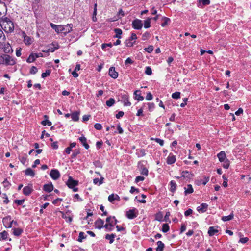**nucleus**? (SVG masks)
<instances>
[{"mask_svg":"<svg viewBox=\"0 0 251 251\" xmlns=\"http://www.w3.org/2000/svg\"><path fill=\"white\" fill-rule=\"evenodd\" d=\"M51 27L57 33H63L64 35L70 32L72 30L73 25L71 24L66 25H57L53 23H50Z\"/></svg>","mask_w":251,"mask_h":251,"instance_id":"f257e3e1","label":"nucleus"},{"mask_svg":"<svg viewBox=\"0 0 251 251\" xmlns=\"http://www.w3.org/2000/svg\"><path fill=\"white\" fill-rule=\"evenodd\" d=\"M0 25L1 28L6 33H11L14 30V23L7 17L2 18L0 21Z\"/></svg>","mask_w":251,"mask_h":251,"instance_id":"f03ea898","label":"nucleus"},{"mask_svg":"<svg viewBox=\"0 0 251 251\" xmlns=\"http://www.w3.org/2000/svg\"><path fill=\"white\" fill-rule=\"evenodd\" d=\"M106 222L104 226L106 231H111L113 230L118 221L114 216H109L106 219Z\"/></svg>","mask_w":251,"mask_h":251,"instance_id":"7ed1b4c3","label":"nucleus"},{"mask_svg":"<svg viewBox=\"0 0 251 251\" xmlns=\"http://www.w3.org/2000/svg\"><path fill=\"white\" fill-rule=\"evenodd\" d=\"M15 63V61L10 55L6 54L0 55V65L12 66Z\"/></svg>","mask_w":251,"mask_h":251,"instance_id":"20e7f679","label":"nucleus"},{"mask_svg":"<svg viewBox=\"0 0 251 251\" xmlns=\"http://www.w3.org/2000/svg\"><path fill=\"white\" fill-rule=\"evenodd\" d=\"M69 188L72 189L74 192H77L78 188L76 186L78 185V181L74 180L71 177H69L66 183Z\"/></svg>","mask_w":251,"mask_h":251,"instance_id":"39448f33","label":"nucleus"},{"mask_svg":"<svg viewBox=\"0 0 251 251\" xmlns=\"http://www.w3.org/2000/svg\"><path fill=\"white\" fill-rule=\"evenodd\" d=\"M121 100L125 106H130L131 104L129 101V96L127 93L124 92L120 94Z\"/></svg>","mask_w":251,"mask_h":251,"instance_id":"423d86ee","label":"nucleus"},{"mask_svg":"<svg viewBox=\"0 0 251 251\" xmlns=\"http://www.w3.org/2000/svg\"><path fill=\"white\" fill-rule=\"evenodd\" d=\"M138 214V210L135 208L130 209L126 212V217L129 219H133L136 218Z\"/></svg>","mask_w":251,"mask_h":251,"instance_id":"0eeeda50","label":"nucleus"},{"mask_svg":"<svg viewBox=\"0 0 251 251\" xmlns=\"http://www.w3.org/2000/svg\"><path fill=\"white\" fill-rule=\"evenodd\" d=\"M0 48L3 50V51L6 53L12 52L13 50L10 44L8 42H3L1 45Z\"/></svg>","mask_w":251,"mask_h":251,"instance_id":"6e6552de","label":"nucleus"},{"mask_svg":"<svg viewBox=\"0 0 251 251\" xmlns=\"http://www.w3.org/2000/svg\"><path fill=\"white\" fill-rule=\"evenodd\" d=\"M132 25L134 29L139 30L142 28L143 23L140 20L135 19L132 21Z\"/></svg>","mask_w":251,"mask_h":251,"instance_id":"1a4fd4ad","label":"nucleus"},{"mask_svg":"<svg viewBox=\"0 0 251 251\" xmlns=\"http://www.w3.org/2000/svg\"><path fill=\"white\" fill-rule=\"evenodd\" d=\"M33 191V186L32 184H28L27 186L24 187L23 189V193L25 196H29Z\"/></svg>","mask_w":251,"mask_h":251,"instance_id":"9d476101","label":"nucleus"},{"mask_svg":"<svg viewBox=\"0 0 251 251\" xmlns=\"http://www.w3.org/2000/svg\"><path fill=\"white\" fill-rule=\"evenodd\" d=\"M50 176L53 180H57L60 176L59 171L57 169H52L50 174Z\"/></svg>","mask_w":251,"mask_h":251,"instance_id":"9b49d317","label":"nucleus"},{"mask_svg":"<svg viewBox=\"0 0 251 251\" xmlns=\"http://www.w3.org/2000/svg\"><path fill=\"white\" fill-rule=\"evenodd\" d=\"M109 76L113 79H116L118 77V73L115 71L114 67H111L108 71Z\"/></svg>","mask_w":251,"mask_h":251,"instance_id":"f8f14e48","label":"nucleus"},{"mask_svg":"<svg viewBox=\"0 0 251 251\" xmlns=\"http://www.w3.org/2000/svg\"><path fill=\"white\" fill-rule=\"evenodd\" d=\"M2 222L6 228H11L12 227L13 222L11 220L10 217L4 218Z\"/></svg>","mask_w":251,"mask_h":251,"instance_id":"ddd939ff","label":"nucleus"},{"mask_svg":"<svg viewBox=\"0 0 251 251\" xmlns=\"http://www.w3.org/2000/svg\"><path fill=\"white\" fill-rule=\"evenodd\" d=\"M104 224V221L100 218H99L95 222V227L99 229H100L103 227L104 228L105 225Z\"/></svg>","mask_w":251,"mask_h":251,"instance_id":"4468645a","label":"nucleus"},{"mask_svg":"<svg viewBox=\"0 0 251 251\" xmlns=\"http://www.w3.org/2000/svg\"><path fill=\"white\" fill-rule=\"evenodd\" d=\"M219 232L218 226H210L209 227L208 234L210 236L216 235Z\"/></svg>","mask_w":251,"mask_h":251,"instance_id":"2eb2a0df","label":"nucleus"},{"mask_svg":"<svg viewBox=\"0 0 251 251\" xmlns=\"http://www.w3.org/2000/svg\"><path fill=\"white\" fill-rule=\"evenodd\" d=\"M208 206V205L207 203H202L200 206L197 207V210L199 213H203L207 210Z\"/></svg>","mask_w":251,"mask_h":251,"instance_id":"dca6fc26","label":"nucleus"},{"mask_svg":"<svg viewBox=\"0 0 251 251\" xmlns=\"http://www.w3.org/2000/svg\"><path fill=\"white\" fill-rule=\"evenodd\" d=\"M176 161V156L170 153L167 158L166 162L169 165L174 164Z\"/></svg>","mask_w":251,"mask_h":251,"instance_id":"f3484780","label":"nucleus"},{"mask_svg":"<svg viewBox=\"0 0 251 251\" xmlns=\"http://www.w3.org/2000/svg\"><path fill=\"white\" fill-rule=\"evenodd\" d=\"M184 189L185 196L192 194L194 192V189L191 184H188L186 186L184 187Z\"/></svg>","mask_w":251,"mask_h":251,"instance_id":"a211bd4d","label":"nucleus"},{"mask_svg":"<svg viewBox=\"0 0 251 251\" xmlns=\"http://www.w3.org/2000/svg\"><path fill=\"white\" fill-rule=\"evenodd\" d=\"M108 201L111 203H113L114 201L115 200L118 201H119L120 200V197L117 194H114L110 195L108 196Z\"/></svg>","mask_w":251,"mask_h":251,"instance_id":"6ab92c4d","label":"nucleus"},{"mask_svg":"<svg viewBox=\"0 0 251 251\" xmlns=\"http://www.w3.org/2000/svg\"><path fill=\"white\" fill-rule=\"evenodd\" d=\"M23 37L24 42L25 45H31L33 42L32 38H31L29 36L26 35L25 33H24Z\"/></svg>","mask_w":251,"mask_h":251,"instance_id":"aec40b11","label":"nucleus"},{"mask_svg":"<svg viewBox=\"0 0 251 251\" xmlns=\"http://www.w3.org/2000/svg\"><path fill=\"white\" fill-rule=\"evenodd\" d=\"M217 157L219 160L220 162L224 161L226 160L227 159L226 158V155L224 151H220L218 154H217Z\"/></svg>","mask_w":251,"mask_h":251,"instance_id":"412c9836","label":"nucleus"},{"mask_svg":"<svg viewBox=\"0 0 251 251\" xmlns=\"http://www.w3.org/2000/svg\"><path fill=\"white\" fill-rule=\"evenodd\" d=\"M79 140L85 149H88L89 148V145L87 143V139L85 137L82 136L79 137Z\"/></svg>","mask_w":251,"mask_h":251,"instance_id":"4be33fe9","label":"nucleus"},{"mask_svg":"<svg viewBox=\"0 0 251 251\" xmlns=\"http://www.w3.org/2000/svg\"><path fill=\"white\" fill-rule=\"evenodd\" d=\"M43 189L47 192H50L53 190V185L51 183L46 184L44 185Z\"/></svg>","mask_w":251,"mask_h":251,"instance_id":"5701e85b","label":"nucleus"},{"mask_svg":"<svg viewBox=\"0 0 251 251\" xmlns=\"http://www.w3.org/2000/svg\"><path fill=\"white\" fill-rule=\"evenodd\" d=\"M59 48V45L57 43H52L50 45V47L47 50V52H53L55 51V50H57Z\"/></svg>","mask_w":251,"mask_h":251,"instance_id":"b1692460","label":"nucleus"},{"mask_svg":"<svg viewBox=\"0 0 251 251\" xmlns=\"http://www.w3.org/2000/svg\"><path fill=\"white\" fill-rule=\"evenodd\" d=\"M169 185L170 186V191L172 193H174L176 188V182L174 180H172L170 182Z\"/></svg>","mask_w":251,"mask_h":251,"instance_id":"393cba45","label":"nucleus"},{"mask_svg":"<svg viewBox=\"0 0 251 251\" xmlns=\"http://www.w3.org/2000/svg\"><path fill=\"white\" fill-rule=\"evenodd\" d=\"M135 99L138 101H142L144 100V97L141 95L140 92L139 90H136L134 92Z\"/></svg>","mask_w":251,"mask_h":251,"instance_id":"a878e982","label":"nucleus"},{"mask_svg":"<svg viewBox=\"0 0 251 251\" xmlns=\"http://www.w3.org/2000/svg\"><path fill=\"white\" fill-rule=\"evenodd\" d=\"M157 247L155 250L156 251H163L165 247L164 244L161 241H158L157 242Z\"/></svg>","mask_w":251,"mask_h":251,"instance_id":"bb28decb","label":"nucleus"},{"mask_svg":"<svg viewBox=\"0 0 251 251\" xmlns=\"http://www.w3.org/2000/svg\"><path fill=\"white\" fill-rule=\"evenodd\" d=\"M193 176V175L187 171H184L182 172V176L181 177L188 178L191 179Z\"/></svg>","mask_w":251,"mask_h":251,"instance_id":"cd10ccee","label":"nucleus"},{"mask_svg":"<svg viewBox=\"0 0 251 251\" xmlns=\"http://www.w3.org/2000/svg\"><path fill=\"white\" fill-rule=\"evenodd\" d=\"M25 175L29 176L31 177H34L35 175L34 171L30 168L26 169L25 171Z\"/></svg>","mask_w":251,"mask_h":251,"instance_id":"c85d7f7f","label":"nucleus"},{"mask_svg":"<svg viewBox=\"0 0 251 251\" xmlns=\"http://www.w3.org/2000/svg\"><path fill=\"white\" fill-rule=\"evenodd\" d=\"M116 235L114 234H106L105 235V238L106 240H109V243L112 244L114 242V239Z\"/></svg>","mask_w":251,"mask_h":251,"instance_id":"c756f323","label":"nucleus"},{"mask_svg":"<svg viewBox=\"0 0 251 251\" xmlns=\"http://www.w3.org/2000/svg\"><path fill=\"white\" fill-rule=\"evenodd\" d=\"M233 217H234L233 212H232L230 213V214L228 216H223L222 218V220L223 221H230V220H232L233 218Z\"/></svg>","mask_w":251,"mask_h":251,"instance_id":"7c9ffc66","label":"nucleus"},{"mask_svg":"<svg viewBox=\"0 0 251 251\" xmlns=\"http://www.w3.org/2000/svg\"><path fill=\"white\" fill-rule=\"evenodd\" d=\"M104 178L101 177L100 179L98 178H96L93 179V183L95 184L98 185L99 186L100 185L103 183V180Z\"/></svg>","mask_w":251,"mask_h":251,"instance_id":"2f4dec72","label":"nucleus"},{"mask_svg":"<svg viewBox=\"0 0 251 251\" xmlns=\"http://www.w3.org/2000/svg\"><path fill=\"white\" fill-rule=\"evenodd\" d=\"M36 57H35V55L33 53H31L28 58L26 59V62L30 63L33 62L36 60Z\"/></svg>","mask_w":251,"mask_h":251,"instance_id":"473e14b6","label":"nucleus"},{"mask_svg":"<svg viewBox=\"0 0 251 251\" xmlns=\"http://www.w3.org/2000/svg\"><path fill=\"white\" fill-rule=\"evenodd\" d=\"M114 32L116 33V35L114 36L115 38H121V34H122V31L120 28H115L114 29Z\"/></svg>","mask_w":251,"mask_h":251,"instance_id":"72a5a7b5","label":"nucleus"},{"mask_svg":"<svg viewBox=\"0 0 251 251\" xmlns=\"http://www.w3.org/2000/svg\"><path fill=\"white\" fill-rule=\"evenodd\" d=\"M137 154L138 157H143L146 155V151L144 149H139L137 150Z\"/></svg>","mask_w":251,"mask_h":251,"instance_id":"f704fd0d","label":"nucleus"},{"mask_svg":"<svg viewBox=\"0 0 251 251\" xmlns=\"http://www.w3.org/2000/svg\"><path fill=\"white\" fill-rule=\"evenodd\" d=\"M71 118L74 121H77L79 120V113L77 112L72 113Z\"/></svg>","mask_w":251,"mask_h":251,"instance_id":"c9c22d12","label":"nucleus"},{"mask_svg":"<svg viewBox=\"0 0 251 251\" xmlns=\"http://www.w3.org/2000/svg\"><path fill=\"white\" fill-rule=\"evenodd\" d=\"M151 18H149L144 21V25L145 28H148L151 26Z\"/></svg>","mask_w":251,"mask_h":251,"instance_id":"e433bc0d","label":"nucleus"},{"mask_svg":"<svg viewBox=\"0 0 251 251\" xmlns=\"http://www.w3.org/2000/svg\"><path fill=\"white\" fill-rule=\"evenodd\" d=\"M115 103V100L113 98H110L106 102V104L108 107L112 106Z\"/></svg>","mask_w":251,"mask_h":251,"instance_id":"4c0bfd02","label":"nucleus"},{"mask_svg":"<svg viewBox=\"0 0 251 251\" xmlns=\"http://www.w3.org/2000/svg\"><path fill=\"white\" fill-rule=\"evenodd\" d=\"M150 37H151L150 33L147 31V32H145L142 35V39L143 41H145V40H148L150 38Z\"/></svg>","mask_w":251,"mask_h":251,"instance_id":"58836bf2","label":"nucleus"},{"mask_svg":"<svg viewBox=\"0 0 251 251\" xmlns=\"http://www.w3.org/2000/svg\"><path fill=\"white\" fill-rule=\"evenodd\" d=\"M169 230V226L167 224H164L162 225V231L166 233Z\"/></svg>","mask_w":251,"mask_h":251,"instance_id":"ea45409f","label":"nucleus"},{"mask_svg":"<svg viewBox=\"0 0 251 251\" xmlns=\"http://www.w3.org/2000/svg\"><path fill=\"white\" fill-rule=\"evenodd\" d=\"M8 233L6 231H3L0 233V239L6 240L8 236Z\"/></svg>","mask_w":251,"mask_h":251,"instance_id":"a19ab883","label":"nucleus"},{"mask_svg":"<svg viewBox=\"0 0 251 251\" xmlns=\"http://www.w3.org/2000/svg\"><path fill=\"white\" fill-rule=\"evenodd\" d=\"M23 230L20 228H14L13 229V234L15 236H19L22 233Z\"/></svg>","mask_w":251,"mask_h":251,"instance_id":"79ce46f5","label":"nucleus"},{"mask_svg":"<svg viewBox=\"0 0 251 251\" xmlns=\"http://www.w3.org/2000/svg\"><path fill=\"white\" fill-rule=\"evenodd\" d=\"M86 237V236H85L84 233L83 232H80L79 234L78 241L81 242L82 241V240L85 239Z\"/></svg>","mask_w":251,"mask_h":251,"instance_id":"37998d69","label":"nucleus"},{"mask_svg":"<svg viewBox=\"0 0 251 251\" xmlns=\"http://www.w3.org/2000/svg\"><path fill=\"white\" fill-rule=\"evenodd\" d=\"M222 162L223 163V167L225 168V169H227L228 168L229 166V165H230V162H229V161L228 159H226V160L225 161H222Z\"/></svg>","mask_w":251,"mask_h":251,"instance_id":"c03bdc74","label":"nucleus"},{"mask_svg":"<svg viewBox=\"0 0 251 251\" xmlns=\"http://www.w3.org/2000/svg\"><path fill=\"white\" fill-rule=\"evenodd\" d=\"M172 97L175 99H177L180 98V92H176L172 94Z\"/></svg>","mask_w":251,"mask_h":251,"instance_id":"a18cd8bd","label":"nucleus"},{"mask_svg":"<svg viewBox=\"0 0 251 251\" xmlns=\"http://www.w3.org/2000/svg\"><path fill=\"white\" fill-rule=\"evenodd\" d=\"M50 74V71L47 70L45 72L43 73L41 75V77L43 78L49 76Z\"/></svg>","mask_w":251,"mask_h":251,"instance_id":"49530a36","label":"nucleus"},{"mask_svg":"<svg viewBox=\"0 0 251 251\" xmlns=\"http://www.w3.org/2000/svg\"><path fill=\"white\" fill-rule=\"evenodd\" d=\"M134 43V42H132V40H130L129 39H127L125 42L126 45L128 47H132Z\"/></svg>","mask_w":251,"mask_h":251,"instance_id":"de8ad7c7","label":"nucleus"},{"mask_svg":"<svg viewBox=\"0 0 251 251\" xmlns=\"http://www.w3.org/2000/svg\"><path fill=\"white\" fill-rule=\"evenodd\" d=\"M148 109L150 111H152L155 108V104L153 103H148Z\"/></svg>","mask_w":251,"mask_h":251,"instance_id":"09e8293b","label":"nucleus"},{"mask_svg":"<svg viewBox=\"0 0 251 251\" xmlns=\"http://www.w3.org/2000/svg\"><path fill=\"white\" fill-rule=\"evenodd\" d=\"M151 140H154L156 142L159 144L160 146H162L164 145V140L160 138H151Z\"/></svg>","mask_w":251,"mask_h":251,"instance_id":"8fccbe9b","label":"nucleus"},{"mask_svg":"<svg viewBox=\"0 0 251 251\" xmlns=\"http://www.w3.org/2000/svg\"><path fill=\"white\" fill-rule=\"evenodd\" d=\"M162 219V214L161 212H158L155 215V220L158 221H161Z\"/></svg>","mask_w":251,"mask_h":251,"instance_id":"3c124183","label":"nucleus"},{"mask_svg":"<svg viewBox=\"0 0 251 251\" xmlns=\"http://www.w3.org/2000/svg\"><path fill=\"white\" fill-rule=\"evenodd\" d=\"M41 124L44 126L48 125L49 126H50L52 124L51 122L48 119L42 121Z\"/></svg>","mask_w":251,"mask_h":251,"instance_id":"603ef678","label":"nucleus"},{"mask_svg":"<svg viewBox=\"0 0 251 251\" xmlns=\"http://www.w3.org/2000/svg\"><path fill=\"white\" fill-rule=\"evenodd\" d=\"M145 74L149 75H151L152 74V70L150 67L148 66L146 67Z\"/></svg>","mask_w":251,"mask_h":251,"instance_id":"864d4df0","label":"nucleus"},{"mask_svg":"<svg viewBox=\"0 0 251 251\" xmlns=\"http://www.w3.org/2000/svg\"><path fill=\"white\" fill-rule=\"evenodd\" d=\"M153 50V47L152 45H150L149 47H148L147 48H145V49H144V50L148 53L151 52Z\"/></svg>","mask_w":251,"mask_h":251,"instance_id":"5fc2aeb1","label":"nucleus"},{"mask_svg":"<svg viewBox=\"0 0 251 251\" xmlns=\"http://www.w3.org/2000/svg\"><path fill=\"white\" fill-rule=\"evenodd\" d=\"M21 162L24 164L25 165L26 163L27 162V157L26 156L21 157L19 158Z\"/></svg>","mask_w":251,"mask_h":251,"instance_id":"6e6d98bb","label":"nucleus"},{"mask_svg":"<svg viewBox=\"0 0 251 251\" xmlns=\"http://www.w3.org/2000/svg\"><path fill=\"white\" fill-rule=\"evenodd\" d=\"M141 174L143 175L147 176L148 175V170L145 168L143 167L141 169Z\"/></svg>","mask_w":251,"mask_h":251,"instance_id":"4d7b16f0","label":"nucleus"},{"mask_svg":"<svg viewBox=\"0 0 251 251\" xmlns=\"http://www.w3.org/2000/svg\"><path fill=\"white\" fill-rule=\"evenodd\" d=\"M37 71V68L35 66H32L30 70V73L31 74H35Z\"/></svg>","mask_w":251,"mask_h":251,"instance_id":"13d9d810","label":"nucleus"},{"mask_svg":"<svg viewBox=\"0 0 251 251\" xmlns=\"http://www.w3.org/2000/svg\"><path fill=\"white\" fill-rule=\"evenodd\" d=\"M145 179L144 177L139 176H136L135 178V182L138 183L140 181H143Z\"/></svg>","mask_w":251,"mask_h":251,"instance_id":"bf43d9fd","label":"nucleus"},{"mask_svg":"<svg viewBox=\"0 0 251 251\" xmlns=\"http://www.w3.org/2000/svg\"><path fill=\"white\" fill-rule=\"evenodd\" d=\"M200 3L201 2L203 5H209L210 3L209 0H199Z\"/></svg>","mask_w":251,"mask_h":251,"instance_id":"052dcab7","label":"nucleus"},{"mask_svg":"<svg viewBox=\"0 0 251 251\" xmlns=\"http://www.w3.org/2000/svg\"><path fill=\"white\" fill-rule=\"evenodd\" d=\"M3 183V186L5 187V188H9L10 187V186L11 185V184L10 183V182L7 181V179H5L3 182H2Z\"/></svg>","mask_w":251,"mask_h":251,"instance_id":"680f3d73","label":"nucleus"},{"mask_svg":"<svg viewBox=\"0 0 251 251\" xmlns=\"http://www.w3.org/2000/svg\"><path fill=\"white\" fill-rule=\"evenodd\" d=\"M80 153V151L78 150H75L71 155L72 158H75L77 155Z\"/></svg>","mask_w":251,"mask_h":251,"instance_id":"e2e57ef3","label":"nucleus"},{"mask_svg":"<svg viewBox=\"0 0 251 251\" xmlns=\"http://www.w3.org/2000/svg\"><path fill=\"white\" fill-rule=\"evenodd\" d=\"M209 180V177L204 176L203 177V179L202 180V184L205 185Z\"/></svg>","mask_w":251,"mask_h":251,"instance_id":"0e129e2a","label":"nucleus"},{"mask_svg":"<svg viewBox=\"0 0 251 251\" xmlns=\"http://www.w3.org/2000/svg\"><path fill=\"white\" fill-rule=\"evenodd\" d=\"M170 21V19L167 17L164 18V22L161 24V26L163 27L165 26L167 24L168 22Z\"/></svg>","mask_w":251,"mask_h":251,"instance_id":"69168bd1","label":"nucleus"},{"mask_svg":"<svg viewBox=\"0 0 251 251\" xmlns=\"http://www.w3.org/2000/svg\"><path fill=\"white\" fill-rule=\"evenodd\" d=\"M192 213H193L192 209H188L187 210H186L184 212V215L187 217V216H188L190 215L191 214H192Z\"/></svg>","mask_w":251,"mask_h":251,"instance_id":"338daca9","label":"nucleus"},{"mask_svg":"<svg viewBox=\"0 0 251 251\" xmlns=\"http://www.w3.org/2000/svg\"><path fill=\"white\" fill-rule=\"evenodd\" d=\"M94 127L97 130H100L102 129V126L100 124L96 123L94 125Z\"/></svg>","mask_w":251,"mask_h":251,"instance_id":"774afa93","label":"nucleus"}]
</instances>
